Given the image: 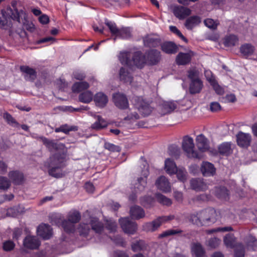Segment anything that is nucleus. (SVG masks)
Returning a JSON list of instances; mask_svg holds the SVG:
<instances>
[{
	"label": "nucleus",
	"mask_w": 257,
	"mask_h": 257,
	"mask_svg": "<svg viewBox=\"0 0 257 257\" xmlns=\"http://www.w3.org/2000/svg\"><path fill=\"white\" fill-rule=\"evenodd\" d=\"M64 162L63 155L56 153L51 156L44 163V166L48 169L49 175L55 178H60L62 176L61 169L64 166Z\"/></svg>",
	"instance_id": "1"
},
{
	"label": "nucleus",
	"mask_w": 257,
	"mask_h": 257,
	"mask_svg": "<svg viewBox=\"0 0 257 257\" xmlns=\"http://www.w3.org/2000/svg\"><path fill=\"white\" fill-rule=\"evenodd\" d=\"M91 229L97 233H101L104 227L103 224L99 222L96 217H90L89 220L86 223H81L78 228L80 235L86 236L90 231V226Z\"/></svg>",
	"instance_id": "2"
},
{
	"label": "nucleus",
	"mask_w": 257,
	"mask_h": 257,
	"mask_svg": "<svg viewBox=\"0 0 257 257\" xmlns=\"http://www.w3.org/2000/svg\"><path fill=\"white\" fill-rule=\"evenodd\" d=\"M182 146L183 151L188 158L198 159L202 158V154L195 150L194 141L192 138L188 136L184 137Z\"/></svg>",
	"instance_id": "3"
},
{
	"label": "nucleus",
	"mask_w": 257,
	"mask_h": 257,
	"mask_svg": "<svg viewBox=\"0 0 257 257\" xmlns=\"http://www.w3.org/2000/svg\"><path fill=\"white\" fill-rule=\"evenodd\" d=\"M105 24L109 28L112 35L115 36L114 40L116 38L127 39L131 37V31L130 28H124L119 29L115 23L107 20H105Z\"/></svg>",
	"instance_id": "4"
},
{
	"label": "nucleus",
	"mask_w": 257,
	"mask_h": 257,
	"mask_svg": "<svg viewBox=\"0 0 257 257\" xmlns=\"http://www.w3.org/2000/svg\"><path fill=\"white\" fill-rule=\"evenodd\" d=\"M200 218L201 219L202 225L214 223L217 219V213L214 208H206L200 211Z\"/></svg>",
	"instance_id": "5"
},
{
	"label": "nucleus",
	"mask_w": 257,
	"mask_h": 257,
	"mask_svg": "<svg viewBox=\"0 0 257 257\" xmlns=\"http://www.w3.org/2000/svg\"><path fill=\"white\" fill-rule=\"evenodd\" d=\"M133 101L136 107L144 116L151 114L153 110L152 107L147 102L145 101L142 97L135 96L133 98Z\"/></svg>",
	"instance_id": "6"
},
{
	"label": "nucleus",
	"mask_w": 257,
	"mask_h": 257,
	"mask_svg": "<svg viewBox=\"0 0 257 257\" xmlns=\"http://www.w3.org/2000/svg\"><path fill=\"white\" fill-rule=\"evenodd\" d=\"M119 222L123 231L128 234H134L137 230V224L128 217L121 218Z\"/></svg>",
	"instance_id": "7"
},
{
	"label": "nucleus",
	"mask_w": 257,
	"mask_h": 257,
	"mask_svg": "<svg viewBox=\"0 0 257 257\" xmlns=\"http://www.w3.org/2000/svg\"><path fill=\"white\" fill-rule=\"evenodd\" d=\"M39 139L50 152L54 150L63 151L65 148L63 144L56 142L54 140H49L44 137H39Z\"/></svg>",
	"instance_id": "8"
},
{
	"label": "nucleus",
	"mask_w": 257,
	"mask_h": 257,
	"mask_svg": "<svg viewBox=\"0 0 257 257\" xmlns=\"http://www.w3.org/2000/svg\"><path fill=\"white\" fill-rule=\"evenodd\" d=\"M113 101L116 106L120 109H125L128 106V101L125 95L117 92L113 95Z\"/></svg>",
	"instance_id": "9"
},
{
	"label": "nucleus",
	"mask_w": 257,
	"mask_h": 257,
	"mask_svg": "<svg viewBox=\"0 0 257 257\" xmlns=\"http://www.w3.org/2000/svg\"><path fill=\"white\" fill-rule=\"evenodd\" d=\"M237 145L242 148H247L250 145L251 136L249 134L239 132L236 136Z\"/></svg>",
	"instance_id": "10"
},
{
	"label": "nucleus",
	"mask_w": 257,
	"mask_h": 257,
	"mask_svg": "<svg viewBox=\"0 0 257 257\" xmlns=\"http://www.w3.org/2000/svg\"><path fill=\"white\" fill-rule=\"evenodd\" d=\"M177 107V103L174 101H164L160 106L161 114L165 115L173 112Z\"/></svg>",
	"instance_id": "11"
},
{
	"label": "nucleus",
	"mask_w": 257,
	"mask_h": 257,
	"mask_svg": "<svg viewBox=\"0 0 257 257\" xmlns=\"http://www.w3.org/2000/svg\"><path fill=\"white\" fill-rule=\"evenodd\" d=\"M91 115L95 119V121L91 125V128L96 131H99L106 128L108 125L107 121L101 116L91 113Z\"/></svg>",
	"instance_id": "12"
},
{
	"label": "nucleus",
	"mask_w": 257,
	"mask_h": 257,
	"mask_svg": "<svg viewBox=\"0 0 257 257\" xmlns=\"http://www.w3.org/2000/svg\"><path fill=\"white\" fill-rule=\"evenodd\" d=\"M165 218L158 217L156 219L152 222H147L143 225L144 230L148 232H154L157 230L163 223L162 220Z\"/></svg>",
	"instance_id": "13"
},
{
	"label": "nucleus",
	"mask_w": 257,
	"mask_h": 257,
	"mask_svg": "<svg viewBox=\"0 0 257 257\" xmlns=\"http://www.w3.org/2000/svg\"><path fill=\"white\" fill-rule=\"evenodd\" d=\"M190 183L191 188L197 191H203L208 189L207 184L202 179H192Z\"/></svg>",
	"instance_id": "14"
},
{
	"label": "nucleus",
	"mask_w": 257,
	"mask_h": 257,
	"mask_svg": "<svg viewBox=\"0 0 257 257\" xmlns=\"http://www.w3.org/2000/svg\"><path fill=\"white\" fill-rule=\"evenodd\" d=\"M38 234L45 239H49L52 234V229L48 224H42L37 228Z\"/></svg>",
	"instance_id": "15"
},
{
	"label": "nucleus",
	"mask_w": 257,
	"mask_h": 257,
	"mask_svg": "<svg viewBox=\"0 0 257 257\" xmlns=\"http://www.w3.org/2000/svg\"><path fill=\"white\" fill-rule=\"evenodd\" d=\"M157 187L160 190L168 192L171 191V185L168 179L164 176L160 177L155 183Z\"/></svg>",
	"instance_id": "16"
},
{
	"label": "nucleus",
	"mask_w": 257,
	"mask_h": 257,
	"mask_svg": "<svg viewBox=\"0 0 257 257\" xmlns=\"http://www.w3.org/2000/svg\"><path fill=\"white\" fill-rule=\"evenodd\" d=\"M196 145L201 152H206L209 150V145L207 139L202 134L196 137Z\"/></svg>",
	"instance_id": "17"
},
{
	"label": "nucleus",
	"mask_w": 257,
	"mask_h": 257,
	"mask_svg": "<svg viewBox=\"0 0 257 257\" xmlns=\"http://www.w3.org/2000/svg\"><path fill=\"white\" fill-rule=\"evenodd\" d=\"M23 244L26 248L35 249L38 248L40 243L36 236H27L24 240Z\"/></svg>",
	"instance_id": "18"
},
{
	"label": "nucleus",
	"mask_w": 257,
	"mask_h": 257,
	"mask_svg": "<svg viewBox=\"0 0 257 257\" xmlns=\"http://www.w3.org/2000/svg\"><path fill=\"white\" fill-rule=\"evenodd\" d=\"M173 13L178 19H184L191 14V11L188 8L183 6H177L174 8Z\"/></svg>",
	"instance_id": "19"
},
{
	"label": "nucleus",
	"mask_w": 257,
	"mask_h": 257,
	"mask_svg": "<svg viewBox=\"0 0 257 257\" xmlns=\"http://www.w3.org/2000/svg\"><path fill=\"white\" fill-rule=\"evenodd\" d=\"M132 61V65L134 64L138 68H142L147 63L146 56L143 55L140 52L134 53Z\"/></svg>",
	"instance_id": "20"
},
{
	"label": "nucleus",
	"mask_w": 257,
	"mask_h": 257,
	"mask_svg": "<svg viewBox=\"0 0 257 257\" xmlns=\"http://www.w3.org/2000/svg\"><path fill=\"white\" fill-rule=\"evenodd\" d=\"M201 171L204 176H213L215 173L214 165L208 162H204L201 166Z\"/></svg>",
	"instance_id": "21"
},
{
	"label": "nucleus",
	"mask_w": 257,
	"mask_h": 257,
	"mask_svg": "<svg viewBox=\"0 0 257 257\" xmlns=\"http://www.w3.org/2000/svg\"><path fill=\"white\" fill-rule=\"evenodd\" d=\"M93 99L95 105L100 108L104 107L108 102L107 96L101 92L96 93Z\"/></svg>",
	"instance_id": "22"
},
{
	"label": "nucleus",
	"mask_w": 257,
	"mask_h": 257,
	"mask_svg": "<svg viewBox=\"0 0 257 257\" xmlns=\"http://www.w3.org/2000/svg\"><path fill=\"white\" fill-rule=\"evenodd\" d=\"M21 71L23 72L24 77L28 81H33L36 78V72L34 69L27 66H22L20 67Z\"/></svg>",
	"instance_id": "23"
},
{
	"label": "nucleus",
	"mask_w": 257,
	"mask_h": 257,
	"mask_svg": "<svg viewBox=\"0 0 257 257\" xmlns=\"http://www.w3.org/2000/svg\"><path fill=\"white\" fill-rule=\"evenodd\" d=\"M147 63L150 65L156 64L160 59V52L156 50H152L147 53Z\"/></svg>",
	"instance_id": "24"
},
{
	"label": "nucleus",
	"mask_w": 257,
	"mask_h": 257,
	"mask_svg": "<svg viewBox=\"0 0 257 257\" xmlns=\"http://www.w3.org/2000/svg\"><path fill=\"white\" fill-rule=\"evenodd\" d=\"M191 252L195 257H204L205 251L202 245L198 242H194L191 244Z\"/></svg>",
	"instance_id": "25"
},
{
	"label": "nucleus",
	"mask_w": 257,
	"mask_h": 257,
	"mask_svg": "<svg viewBox=\"0 0 257 257\" xmlns=\"http://www.w3.org/2000/svg\"><path fill=\"white\" fill-rule=\"evenodd\" d=\"M130 213L132 218L136 219L143 218L145 215L143 209L137 205L131 207Z\"/></svg>",
	"instance_id": "26"
},
{
	"label": "nucleus",
	"mask_w": 257,
	"mask_h": 257,
	"mask_svg": "<svg viewBox=\"0 0 257 257\" xmlns=\"http://www.w3.org/2000/svg\"><path fill=\"white\" fill-rule=\"evenodd\" d=\"M144 43L146 46L156 47L160 44V40L156 36L149 35L144 38Z\"/></svg>",
	"instance_id": "27"
},
{
	"label": "nucleus",
	"mask_w": 257,
	"mask_h": 257,
	"mask_svg": "<svg viewBox=\"0 0 257 257\" xmlns=\"http://www.w3.org/2000/svg\"><path fill=\"white\" fill-rule=\"evenodd\" d=\"M1 15L4 19H6L8 22V20L10 19H12L13 20H16L17 21H19L18 14L17 12H14V11L12 9L9 8L7 9V10H2L1 11Z\"/></svg>",
	"instance_id": "28"
},
{
	"label": "nucleus",
	"mask_w": 257,
	"mask_h": 257,
	"mask_svg": "<svg viewBox=\"0 0 257 257\" xmlns=\"http://www.w3.org/2000/svg\"><path fill=\"white\" fill-rule=\"evenodd\" d=\"M119 77L121 81L124 82L131 83L133 80V77L125 67H121L119 72Z\"/></svg>",
	"instance_id": "29"
},
{
	"label": "nucleus",
	"mask_w": 257,
	"mask_h": 257,
	"mask_svg": "<svg viewBox=\"0 0 257 257\" xmlns=\"http://www.w3.org/2000/svg\"><path fill=\"white\" fill-rule=\"evenodd\" d=\"M203 87L202 82L201 80L191 81L189 86V91L191 94L200 92Z\"/></svg>",
	"instance_id": "30"
},
{
	"label": "nucleus",
	"mask_w": 257,
	"mask_h": 257,
	"mask_svg": "<svg viewBox=\"0 0 257 257\" xmlns=\"http://www.w3.org/2000/svg\"><path fill=\"white\" fill-rule=\"evenodd\" d=\"M238 39L234 35H230L225 36L223 40V44L225 47H233L238 44Z\"/></svg>",
	"instance_id": "31"
},
{
	"label": "nucleus",
	"mask_w": 257,
	"mask_h": 257,
	"mask_svg": "<svg viewBox=\"0 0 257 257\" xmlns=\"http://www.w3.org/2000/svg\"><path fill=\"white\" fill-rule=\"evenodd\" d=\"M191 59V56L188 53H179L176 58L178 65H186L189 63Z\"/></svg>",
	"instance_id": "32"
},
{
	"label": "nucleus",
	"mask_w": 257,
	"mask_h": 257,
	"mask_svg": "<svg viewBox=\"0 0 257 257\" xmlns=\"http://www.w3.org/2000/svg\"><path fill=\"white\" fill-rule=\"evenodd\" d=\"M9 176L13 182L17 185L20 184L24 179L23 174L17 171L10 172Z\"/></svg>",
	"instance_id": "33"
},
{
	"label": "nucleus",
	"mask_w": 257,
	"mask_h": 257,
	"mask_svg": "<svg viewBox=\"0 0 257 257\" xmlns=\"http://www.w3.org/2000/svg\"><path fill=\"white\" fill-rule=\"evenodd\" d=\"M165 169L169 174H173L177 171L176 165L174 162L170 159H167L165 162Z\"/></svg>",
	"instance_id": "34"
},
{
	"label": "nucleus",
	"mask_w": 257,
	"mask_h": 257,
	"mask_svg": "<svg viewBox=\"0 0 257 257\" xmlns=\"http://www.w3.org/2000/svg\"><path fill=\"white\" fill-rule=\"evenodd\" d=\"M161 48L162 50L166 53L173 54L177 51V47L176 45L170 42H167L163 43Z\"/></svg>",
	"instance_id": "35"
},
{
	"label": "nucleus",
	"mask_w": 257,
	"mask_h": 257,
	"mask_svg": "<svg viewBox=\"0 0 257 257\" xmlns=\"http://www.w3.org/2000/svg\"><path fill=\"white\" fill-rule=\"evenodd\" d=\"M254 50V47L250 44H243L240 47V53L245 56L252 55Z\"/></svg>",
	"instance_id": "36"
},
{
	"label": "nucleus",
	"mask_w": 257,
	"mask_h": 257,
	"mask_svg": "<svg viewBox=\"0 0 257 257\" xmlns=\"http://www.w3.org/2000/svg\"><path fill=\"white\" fill-rule=\"evenodd\" d=\"M200 18L198 16H192L188 18L185 24V27L189 30L197 26L200 23Z\"/></svg>",
	"instance_id": "37"
},
{
	"label": "nucleus",
	"mask_w": 257,
	"mask_h": 257,
	"mask_svg": "<svg viewBox=\"0 0 257 257\" xmlns=\"http://www.w3.org/2000/svg\"><path fill=\"white\" fill-rule=\"evenodd\" d=\"M215 196L219 199L226 200L228 198V192L224 187H216L215 190Z\"/></svg>",
	"instance_id": "38"
},
{
	"label": "nucleus",
	"mask_w": 257,
	"mask_h": 257,
	"mask_svg": "<svg viewBox=\"0 0 257 257\" xmlns=\"http://www.w3.org/2000/svg\"><path fill=\"white\" fill-rule=\"evenodd\" d=\"M146 185L147 178L145 177L138 178L134 187L136 192H142L144 190Z\"/></svg>",
	"instance_id": "39"
},
{
	"label": "nucleus",
	"mask_w": 257,
	"mask_h": 257,
	"mask_svg": "<svg viewBox=\"0 0 257 257\" xmlns=\"http://www.w3.org/2000/svg\"><path fill=\"white\" fill-rule=\"evenodd\" d=\"M219 153L222 155L227 156L232 153L231 148V144L229 143H224L221 144L218 147Z\"/></svg>",
	"instance_id": "40"
},
{
	"label": "nucleus",
	"mask_w": 257,
	"mask_h": 257,
	"mask_svg": "<svg viewBox=\"0 0 257 257\" xmlns=\"http://www.w3.org/2000/svg\"><path fill=\"white\" fill-rule=\"evenodd\" d=\"M200 211L190 214L188 216L189 221L194 224L202 226V221L201 218H200Z\"/></svg>",
	"instance_id": "41"
},
{
	"label": "nucleus",
	"mask_w": 257,
	"mask_h": 257,
	"mask_svg": "<svg viewBox=\"0 0 257 257\" xmlns=\"http://www.w3.org/2000/svg\"><path fill=\"white\" fill-rule=\"evenodd\" d=\"M62 226L64 230L69 233L73 232L75 230V225L74 223L69 221L67 219L61 220Z\"/></svg>",
	"instance_id": "42"
},
{
	"label": "nucleus",
	"mask_w": 257,
	"mask_h": 257,
	"mask_svg": "<svg viewBox=\"0 0 257 257\" xmlns=\"http://www.w3.org/2000/svg\"><path fill=\"white\" fill-rule=\"evenodd\" d=\"M183 231L180 229H168L167 230H166L165 231L163 232L161 234L159 235L158 237L163 238L165 237H167L170 235H181V234L183 233Z\"/></svg>",
	"instance_id": "43"
},
{
	"label": "nucleus",
	"mask_w": 257,
	"mask_h": 257,
	"mask_svg": "<svg viewBox=\"0 0 257 257\" xmlns=\"http://www.w3.org/2000/svg\"><path fill=\"white\" fill-rule=\"evenodd\" d=\"M89 84L86 82L82 81L76 82L74 84L72 89L74 92H78L88 88Z\"/></svg>",
	"instance_id": "44"
},
{
	"label": "nucleus",
	"mask_w": 257,
	"mask_h": 257,
	"mask_svg": "<svg viewBox=\"0 0 257 257\" xmlns=\"http://www.w3.org/2000/svg\"><path fill=\"white\" fill-rule=\"evenodd\" d=\"M77 130V126H69L67 124L61 125L60 127L56 128L55 132L56 133L63 132L66 134H68L70 131H75Z\"/></svg>",
	"instance_id": "45"
},
{
	"label": "nucleus",
	"mask_w": 257,
	"mask_h": 257,
	"mask_svg": "<svg viewBox=\"0 0 257 257\" xmlns=\"http://www.w3.org/2000/svg\"><path fill=\"white\" fill-rule=\"evenodd\" d=\"M93 98L92 93L89 91H85L81 94L79 96V100L80 101L88 103H89Z\"/></svg>",
	"instance_id": "46"
},
{
	"label": "nucleus",
	"mask_w": 257,
	"mask_h": 257,
	"mask_svg": "<svg viewBox=\"0 0 257 257\" xmlns=\"http://www.w3.org/2000/svg\"><path fill=\"white\" fill-rule=\"evenodd\" d=\"M81 218L80 213L77 211H70L67 215V220L72 223H77Z\"/></svg>",
	"instance_id": "47"
},
{
	"label": "nucleus",
	"mask_w": 257,
	"mask_h": 257,
	"mask_svg": "<svg viewBox=\"0 0 257 257\" xmlns=\"http://www.w3.org/2000/svg\"><path fill=\"white\" fill-rule=\"evenodd\" d=\"M223 241L225 245L228 247L233 248L236 246L235 238L233 235H226L224 238Z\"/></svg>",
	"instance_id": "48"
},
{
	"label": "nucleus",
	"mask_w": 257,
	"mask_h": 257,
	"mask_svg": "<svg viewBox=\"0 0 257 257\" xmlns=\"http://www.w3.org/2000/svg\"><path fill=\"white\" fill-rule=\"evenodd\" d=\"M156 197L158 202L162 204L163 205L169 206L172 204V201L170 199L167 198L161 194H156Z\"/></svg>",
	"instance_id": "49"
},
{
	"label": "nucleus",
	"mask_w": 257,
	"mask_h": 257,
	"mask_svg": "<svg viewBox=\"0 0 257 257\" xmlns=\"http://www.w3.org/2000/svg\"><path fill=\"white\" fill-rule=\"evenodd\" d=\"M188 77L190 81L201 80L199 78V72L195 68L190 69L188 71Z\"/></svg>",
	"instance_id": "50"
},
{
	"label": "nucleus",
	"mask_w": 257,
	"mask_h": 257,
	"mask_svg": "<svg viewBox=\"0 0 257 257\" xmlns=\"http://www.w3.org/2000/svg\"><path fill=\"white\" fill-rule=\"evenodd\" d=\"M4 118L7 121V123L13 126H19L18 122L15 118L8 112H5L3 114Z\"/></svg>",
	"instance_id": "51"
},
{
	"label": "nucleus",
	"mask_w": 257,
	"mask_h": 257,
	"mask_svg": "<svg viewBox=\"0 0 257 257\" xmlns=\"http://www.w3.org/2000/svg\"><path fill=\"white\" fill-rule=\"evenodd\" d=\"M169 153L170 155L177 159L180 156V150L176 145H171L169 147Z\"/></svg>",
	"instance_id": "52"
},
{
	"label": "nucleus",
	"mask_w": 257,
	"mask_h": 257,
	"mask_svg": "<svg viewBox=\"0 0 257 257\" xmlns=\"http://www.w3.org/2000/svg\"><path fill=\"white\" fill-rule=\"evenodd\" d=\"M129 56L130 54L128 53H121L119 56V59L120 62L123 64L131 66L132 61L128 59Z\"/></svg>",
	"instance_id": "53"
},
{
	"label": "nucleus",
	"mask_w": 257,
	"mask_h": 257,
	"mask_svg": "<svg viewBox=\"0 0 257 257\" xmlns=\"http://www.w3.org/2000/svg\"><path fill=\"white\" fill-rule=\"evenodd\" d=\"M208 81L210 82L213 85V88L215 90V92L219 95H222L224 93L223 89L218 84H217L212 77L210 78L207 77Z\"/></svg>",
	"instance_id": "54"
},
{
	"label": "nucleus",
	"mask_w": 257,
	"mask_h": 257,
	"mask_svg": "<svg viewBox=\"0 0 257 257\" xmlns=\"http://www.w3.org/2000/svg\"><path fill=\"white\" fill-rule=\"evenodd\" d=\"M11 186L10 180L6 177L0 176V189L7 190Z\"/></svg>",
	"instance_id": "55"
},
{
	"label": "nucleus",
	"mask_w": 257,
	"mask_h": 257,
	"mask_svg": "<svg viewBox=\"0 0 257 257\" xmlns=\"http://www.w3.org/2000/svg\"><path fill=\"white\" fill-rule=\"evenodd\" d=\"M154 199L151 196H145L141 199V203L146 207H149L153 204Z\"/></svg>",
	"instance_id": "56"
},
{
	"label": "nucleus",
	"mask_w": 257,
	"mask_h": 257,
	"mask_svg": "<svg viewBox=\"0 0 257 257\" xmlns=\"http://www.w3.org/2000/svg\"><path fill=\"white\" fill-rule=\"evenodd\" d=\"M204 23L206 27L212 30L216 29L218 25H219L218 21H215L212 19H207L205 20L204 21Z\"/></svg>",
	"instance_id": "57"
},
{
	"label": "nucleus",
	"mask_w": 257,
	"mask_h": 257,
	"mask_svg": "<svg viewBox=\"0 0 257 257\" xmlns=\"http://www.w3.org/2000/svg\"><path fill=\"white\" fill-rule=\"evenodd\" d=\"M177 174L178 179L182 182L185 181L187 179V172L184 169H178L175 173Z\"/></svg>",
	"instance_id": "58"
},
{
	"label": "nucleus",
	"mask_w": 257,
	"mask_h": 257,
	"mask_svg": "<svg viewBox=\"0 0 257 257\" xmlns=\"http://www.w3.org/2000/svg\"><path fill=\"white\" fill-rule=\"evenodd\" d=\"M234 253L235 257H244V248L241 244L239 243L236 245Z\"/></svg>",
	"instance_id": "59"
},
{
	"label": "nucleus",
	"mask_w": 257,
	"mask_h": 257,
	"mask_svg": "<svg viewBox=\"0 0 257 257\" xmlns=\"http://www.w3.org/2000/svg\"><path fill=\"white\" fill-rule=\"evenodd\" d=\"M145 246V243L143 240H140L132 244V249L135 252L142 250Z\"/></svg>",
	"instance_id": "60"
},
{
	"label": "nucleus",
	"mask_w": 257,
	"mask_h": 257,
	"mask_svg": "<svg viewBox=\"0 0 257 257\" xmlns=\"http://www.w3.org/2000/svg\"><path fill=\"white\" fill-rule=\"evenodd\" d=\"M15 246V244L12 240H7L3 243V248L6 251L12 250Z\"/></svg>",
	"instance_id": "61"
},
{
	"label": "nucleus",
	"mask_w": 257,
	"mask_h": 257,
	"mask_svg": "<svg viewBox=\"0 0 257 257\" xmlns=\"http://www.w3.org/2000/svg\"><path fill=\"white\" fill-rule=\"evenodd\" d=\"M211 199V196L209 194H202L199 195H197L195 196L193 200L194 201H197V202H204V201H208Z\"/></svg>",
	"instance_id": "62"
},
{
	"label": "nucleus",
	"mask_w": 257,
	"mask_h": 257,
	"mask_svg": "<svg viewBox=\"0 0 257 257\" xmlns=\"http://www.w3.org/2000/svg\"><path fill=\"white\" fill-rule=\"evenodd\" d=\"M221 240L216 237L210 238L208 241L207 245L211 248L217 247L220 243Z\"/></svg>",
	"instance_id": "63"
},
{
	"label": "nucleus",
	"mask_w": 257,
	"mask_h": 257,
	"mask_svg": "<svg viewBox=\"0 0 257 257\" xmlns=\"http://www.w3.org/2000/svg\"><path fill=\"white\" fill-rule=\"evenodd\" d=\"M106 227L110 232H114L116 231L117 228L116 223L111 219L107 220Z\"/></svg>",
	"instance_id": "64"
}]
</instances>
